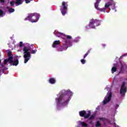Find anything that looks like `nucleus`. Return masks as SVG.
I'll return each mask as SVG.
<instances>
[{
  "label": "nucleus",
  "instance_id": "f257e3e1",
  "mask_svg": "<svg viewBox=\"0 0 127 127\" xmlns=\"http://www.w3.org/2000/svg\"><path fill=\"white\" fill-rule=\"evenodd\" d=\"M54 33L58 37H61L62 36L63 39H64L63 41V46L59 47L58 51L62 52L66 50L68 48V45L71 43L70 40L72 39V36L64 35L63 33L60 32L57 33L55 32Z\"/></svg>",
  "mask_w": 127,
  "mask_h": 127
},
{
  "label": "nucleus",
  "instance_id": "f03ea898",
  "mask_svg": "<svg viewBox=\"0 0 127 127\" xmlns=\"http://www.w3.org/2000/svg\"><path fill=\"white\" fill-rule=\"evenodd\" d=\"M65 94L66 95L61 94L59 98H56L58 106H65L66 104H68L69 101L68 98H70V96H73V93L70 90L66 91Z\"/></svg>",
  "mask_w": 127,
  "mask_h": 127
},
{
  "label": "nucleus",
  "instance_id": "7ed1b4c3",
  "mask_svg": "<svg viewBox=\"0 0 127 127\" xmlns=\"http://www.w3.org/2000/svg\"><path fill=\"white\" fill-rule=\"evenodd\" d=\"M23 57L24 58V63H27L30 58H31V54H35L37 52V50L35 49L30 52V48L29 47H24L23 49Z\"/></svg>",
  "mask_w": 127,
  "mask_h": 127
},
{
  "label": "nucleus",
  "instance_id": "20e7f679",
  "mask_svg": "<svg viewBox=\"0 0 127 127\" xmlns=\"http://www.w3.org/2000/svg\"><path fill=\"white\" fill-rule=\"evenodd\" d=\"M40 17V15L37 13L30 14L27 17L25 18L24 20H29L30 22H37Z\"/></svg>",
  "mask_w": 127,
  "mask_h": 127
},
{
  "label": "nucleus",
  "instance_id": "39448f33",
  "mask_svg": "<svg viewBox=\"0 0 127 127\" xmlns=\"http://www.w3.org/2000/svg\"><path fill=\"white\" fill-rule=\"evenodd\" d=\"M101 24V22L99 20L92 19L90 20L89 26L91 28H96V26H99Z\"/></svg>",
  "mask_w": 127,
  "mask_h": 127
},
{
  "label": "nucleus",
  "instance_id": "423d86ee",
  "mask_svg": "<svg viewBox=\"0 0 127 127\" xmlns=\"http://www.w3.org/2000/svg\"><path fill=\"white\" fill-rule=\"evenodd\" d=\"M67 6H68V4L67 2L63 1L62 6L61 7L60 10L63 15H65L67 13V10L68 9Z\"/></svg>",
  "mask_w": 127,
  "mask_h": 127
},
{
  "label": "nucleus",
  "instance_id": "0eeeda50",
  "mask_svg": "<svg viewBox=\"0 0 127 127\" xmlns=\"http://www.w3.org/2000/svg\"><path fill=\"white\" fill-rule=\"evenodd\" d=\"M7 57H8V59H6L4 60V64L6 65L7 64V62H9L11 63L12 62V59H13V55H12V52L9 51L7 53Z\"/></svg>",
  "mask_w": 127,
  "mask_h": 127
},
{
  "label": "nucleus",
  "instance_id": "6e6552de",
  "mask_svg": "<svg viewBox=\"0 0 127 127\" xmlns=\"http://www.w3.org/2000/svg\"><path fill=\"white\" fill-rule=\"evenodd\" d=\"M80 117L84 118V119H88L91 116V111H88V113L87 114V112L85 110L81 111L79 112Z\"/></svg>",
  "mask_w": 127,
  "mask_h": 127
},
{
  "label": "nucleus",
  "instance_id": "1a4fd4ad",
  "mask_svg": "<svg viewBox=\"0 0 127 127\" xmlns=\"http://www.w3.org/2000/svg\"><path fill=\"white\" fill-rule=\"evenodd\" d=\"M113 96V93L112 92H108L105 97L104 100H103L104 105H106V104H108L109 102L111 101L112 99V96Z\"/></svg>",
  "mask_w": 127,
  "mask_h": 127
},
{
  "label": "nucleus",
  "instance_id": "9d476101",
  "mask_svg": "<svg viewBox=\"0 0 127 127\" xmlns=\"http://www.w3.org/2000/svg\"><path fill=\"white\" fill-rule=\"evenodd\" d=\"M127 86H126V82H123L120 89L121 95H122V96H124V95H126V93H127Z\"/></svg>",
  "mask_w": 127,
  "mask_h": 127
},
{
  "label": "nucleus",
  "instance_id": "9b49d317",
  "mask_svg": "<svg viewBox=\"0 0 127 127\" xmlns=\"http://www.w3.org/2000/svg\"><path fill=\"white\" fill-rule=\"evenodd\" d=\"M95 7L97 10H100V11H106V8H99V2H98V0H97V1L94 4Z\"/></svg>",
  "mask_w": 127,
  "mask_h": 127
},
{
  "label": "nucleus",
  "instance_id": "f8f14e48",
  "mask_svg": "<svg viewBox=\"0 0 127 127\" xmlns=\"http://www.w3.org/2000/svg\"><path fill=\"white\" fill-rule=\"evenodd\" d=\"M60 44H61L60 40L55 41L53 43L52 47L53 48H57V46L60 45Z\"/></svg>",
  "mask_w": 127,
  "mask_h": 127
},
{
  "label": "nucleus",
  "instance_id": "ddd939ff",
  "mask_svg": "<svg viewBox=\"0 0 127 127\" xmlns=\"http://www.w3.org/2000/svg\"><path fill=\"white\" fill-rule=\"evenodd\" d=\"M9 64H10L11 66H17L18 65V60L16 59L15 61H13V59H12V62H9Z\"/></svg>",
  "mask_w": 127,
  "mask_h": 127
},
{
  "label": "nucleus",
  "instance_id": "4468645a",
  "mask_svg": "<svg viewBox=\"0 0 127 127\" xmlns=\"http://www.w3.org/2000/svg\"><path fill=\"white\" fill-rule=\"evenodd\" d=\"M113 5L115 6V5H116V2H113V3H112L111 2H108L105 4V7L106 8H108V7H109V6H111V5Z\"/></svg>",
  "mask_w": 127,
  "mask_h": 127
},
{
  "label": "nucleus",
  "instance_id": "2eb2a0df",
  "mask_svg": "<svg viewBox=\"0 0 127 127\" xmlns=\"http://www.w3.org/2000/svg\"><path fill=\"white\" fill-rule=\"evenodd\" d=\"M121 73L125 74V68H124V65L123 64H121L120 71L119 72L118 75H120Z\"/></svg>",
  "mask_w": 127,
  "mask_h": 127
},
{
  "label": "nucleus",
  "instance_id": "dca6fc26",
  "mask_svg": "<svg viewBox=\"0 0 127 127\" xmlns=\"http://www.w3.org/2000/svg\"><path fill=\"white\" fill-rule=\"evenodd\" d=\"M116 65H117V64H114V66L112 69H111V72L112 73V74H114V73L115 72H117V70H118V68H117V67L116 66Z\"/></svg>",
  "mask_w": 127,
  "mask_h": 127
},
{
  "label": "nucleus",
  "instance_id": "f3484780",
  "mask_svg": "<svg viewBox=\"0 0 127 127\" xmlns=\"http://www.w3.org/2000/svg\"><path fill=\"white\" fill-rule=\"evenodd\" d=\"M49 82L50 84H54L56 83V80L54 78H51L49 79Z\"/></svg>",
  "mask_w": 127,
  "mask_h": 127
},
{
  "label": "nucleus",
  "instance_id": "a211bd4d",
  "mask_svg": "<svg viewBox=\"0 0 127 127\" xmlns=\"http://www.w3.org/2000/svg\"><path fill=\"white\" fill-rule=\"evenodd\" d=\"M7 9H8V11L10 13H11V12H14V9L12 8H10L9 6L6 7Z\"/></svg>",
  "mask_w": 127,
  "mask_h": 127
},
{
  "label": "nucleus",
  "instance_id": "6ab92c4d",
  "mask_svg": "<svg viewBox=\"0 0 127 127\" xmlns=\"http://www.w3.org/2000/svg\"><path fill=\"white\" fill-rule=\"evenodd\" d=\"M15 3L19 5L22 3V0H16Z\"/></svg>",
  "mask_w": 127,
  "mask_h": 127
},
{
  "label": "nucleus",
  "instance_id": "aec40b11",
  "mask_svg": "<svg viewBox=\"0 0 127 127\" xmlns=\"http://www.w3.org/2000/svg\"><path fill=\"white\" fill-rule=\"evenodd\" d=\"M80 125H81V126L82 127H88V124H87L86 123L84 122H81L80 123Z\"/></svg>",
  "mask_w": 127,
  "mask_h": 127
},
{
  "label": "nucleus",
  "instance_id": "412c9836",
  "mask_svg": "<svg viewBox=\"0 0 127 127\" xmlns=\"http://www.w3.org/2000/svg\"><path fill=\"white\" fill-rule=\"evenodd\" d=\"M5 14L3 13V11L2 10L0 9V16L2 17V16H3Z\"/></svg>",
  "mask_w": 127,
  "mask_h": 127
},
{
  "label": "nucleus",
  "instance_id": "4be33fe9",
  "mask_svg": "<svg viewBox=\"0 0 127 127\" xmlns=\"http://www.w3.org/2000/svg\"><path fill=\"white\" fill-rule=\"evenodd\" d=\"M101 126H102V125L101 124V123H100V121H97L96 122V124L95 125L96 127H101Z\"/></svg>",
  "mask_w": 127,
  "mask_h": 127
},
{
  "label": "nucleus",
  "instance_id": "5701e85b",
  "mask_svg": "<svg viewBox=\"0 0 127 127\" xmlns=\"http://www.w3.org/2000/svg\"><path fill=\"white\" fill-rule=\"evenodd\" d=\"M95 117H96V114L91 115V116L89 118V121H91V120L94 119Z\"/></svg>",
  "mask_w": 127,
  "mask_h": 127
},
{
  "label": "nucleus",
  "instance_id": "b1692460",
  "mask_svg": "<svg viewBox=\"0 0 127 127\" xmlns=\"http://www.w3.org/2000/svg\"><path fill=\"white\" fill-rule=\"evenodd\" d=\"M90 53V51H88L84 56V59H85V58H86V56H88V55H89V54Z\"/></svg>",
  "mask_w": 127,
  "mask_h": 127
},
{
  "label": "nucleus",
  "instance_id": "393cba45",
  "mask_svg": "<svg viewBox=\"0 0 127 127\" xmlns=\"http://www.w3.org/2000/svg\"><path fill=\"white\" fill-rule=\"evenodd\" d=\"M80 61L82 64H85L86 63V60H85L84 59H81Z\"/></svg>",
  "mask_w": 127,
  "mask_h": 127
},
{
  "label": "nucleus",
  "instance_id": "a878e982",
  "mask_svg": "<svg viewBox=\"0 0 127 127\" xmlns=\"http://www.w3.org/2000/svg\"><path fill=\"white\" fill-rule=\"evenodd\" d=\"M11 6H13L14 5V1H11L10 2Z\"/></svg>",
  "mask_w": 127,
  "mask_h": 127
},
{
  "label": "nucleus",
  "instance_id": "bb28decb",
  "mask_svg": "<svg viewBox=\"0 0 127 127\" xmlns=\"http://www.w3.org/2000/svg\"><path fill=\"white\" fill-rule=\"evenodd\" d=\"M22 46H23V43H22V42H20L19 47H22Z\"/></svg>",
  "mask_w": 127,
  "mask_h": 127
},
{
  "label": "nucleus",
  "instance_id": "cd10ccee",
  "mask_svg": "<svg viewBox=\"0 0 127 127\" xmlns=\"http://www.w3.org/2000/svg\"><path fill=\"white\" fill-rule=\"evenodd\" d=\"M25 0L26 3H29V2H30V1L32 0Z\"/></svg>",
  "mask_w": 127,
  "mask_h": 127
},
{
  "label": "nucleus",
  "instance_id": "c85d7f7f",
  "mask_svg": "<svg viewBox=\"0 0 127 127\" xmlns=\"http://www.w3.org/2000/svg\"><path fill=\"white\" fill-rule=\"evenodd\" d=\"M100 121H107V119H106L105 118H100Z\"/></svg>",
  "mask_w": 127,
  "mask_h": 127
},
{
  "label": "nucleus",
  "instance_id": "c756f323",
  "mask_svg": "<svg viewBox=\"0 0 127 127\" xmlns=\"http://www.w3.org/2000/svg\"><path fill=\"white\" fill-rule=\"evenodd\" d=\"M0 2H4V0H0Z\"/></svg>",
  "mask_w": 127,
  "mask_h": 127
},
{
  "label": "nucleus",
  "instance_id": "7c9ffc66",
  "mask_svg": "<svg viewBox=\"0 0 127 127\" xmlns=\"http://www.w3.org/2000/svg\"><path fill=\"white\" fill-rule=\"evenodd\" d=\"M116 107H119V105H118V104H117V105H116Z\"/></svg>",
  "mask_w": 127,
  "mask_h": 127
},
{
  "label": "nucleus",
  "instance_id": "2f4dec72",
  "mask_svg": "<svg viewBox=\"0 0 127 127\" xmlns=\"http://www.w3.org/2000/svg\"><path fill=\"white\" fill-rule=\"evenodd\" d=\"M0 63H1V60H0Z\"/></svg>",
  "mask_w": 127,
  "mask_h": 127
},
{
  "label": "nucleus",
  "instance_id": "473e14b6",
  "mask_svg": "<svg viewBox=\"0 0 127 127\" xmlns=\"http://www.w3.org/2000/svg\"><path fill=\"white\" fill-rule=\"evenodd\" d=\"M114 125L116 126V123L114 124Z\"/></svg>",
  "mask_w": 127,
  "mask_h": 127
},
{
  "label": "nucleus",
  "instance_id": "72a5a7b5",
  "mask_svg": "<svg viewBox=\"0 0 127 127\" xmlns=\"http://www.w3.org/2000/svg\"><path fill=\"white\" fill-rule=\"evenodd\" d=\"M103 46H106V45H104Z\"/></svg>",
  "mask_w": 127,
  "mask_h": 127
},
{
  "label": "nucleus",
  "instance_id": "f704fd0d",
  "mask_svg": "<svg viewBox=\"0 0 127 127\" xmlns=\"http://www.w3.org/2000/svg\"><path fill=\"white\" fill-rule=\"evenodd\" d=\"M1 66H2V67H3V65H1Z\"/></svg>",
  "mask_w": 127,
  "mask_h": 127
}]
</instances>
